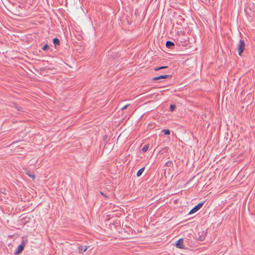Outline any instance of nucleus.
Instances as JSON below:
<instances>
[{"label":"nucleus","mask_w":255,"mask_h":255,"mask_svg":"<svg viewBox=\"0 0 255 255\" xmlns=\"http://www.w3.org/2000/svg\"><path fill=\"white\" fill-rule=\"evenodd\" d=\"M204 204V202H201L198 204L196 206H195L193 208H192L190 211L189 212V214H193L198 211L199 209H200Z\"/></svg>","instance_id":"obj_3"},{"label":"nucleus","mask_w":255,"mask_h":255,"mask_svg":"<svg viewBox=\"0 0 255 255\" xmlns=\"http://www.w3.org/2000/svg\"><path fill=\"white\" fill-rule=\"evenodd\" d=\"M176 108V106L174 104H172L170 105V110L172 112L174 110V109H175Z\"/></svg>","instance_id":"obj_15"},{"label":"nucleus","mask_w":255,"mask_h":255,"mask_svg":"<svg viewBox=\"0 0 255 255\" xmlns=\"http://www.w3.org/2000/svg\"><path fill=\"white\" fill-rule=\"evenodd\" d=\"M53 42L54 43V44L55 45V46H56V45H58L60 44V40L58 38H55L53 39Z\"/></svg>","instance_id":"obj_10"},{"label":"nucleus","mask_w":255,"mask_h":255,"mask_svg":"<svg viewBox=\"0 0 255 255\" xmlns=\"http://www.w3.org/2000/svg\"><path fill=\"white\" fill-rule=\"evenodd\" d=\"M26 241L25 240H22L21 244L19 245V246H18L16 250L15 251L14 254L18 255L20 253H21L23 251V250L26 245Z\"/></svg>","instance_id":"obj_1"},{"label":"nucleus","mask_w":255,"mask_h":255,"mask_svg":"<svg viewBox=\"0 0 255 255\" xmlns=\"http://www.w3.org/2000/svg\"><path fill=\"white\" fill-rule=\"evenodd\" d=\"M148 148H149V144H146L142 148V151L143 152H145L148 150Z\"/></svg>","instance_id":"obj_12"},{"label":"nucleus","mask_w":255,"mask_h":255,"mask_svg":"<svg viewBox=\"0 0 255 255\" xmlns=\"http://www.w3.org/2000/svg\"><path fill=\"white\" fill-rule=\"evenodd\" d=\"M49 47L48 45L46 44L44 45L43 46V47L42 48V50H44V51H46V50H47V49H49Z\"/></svg>","instance_id":"obj_16"},{"label":"nucleus","mask_w":255,"mask_h":255,"mask_svg":"<svg viewBox=\"0 0 255 255\" xmlns=\"http://www.w3.org/2000/svg\"><path fill=\"white\" fill-rule=\"evenodd\" d=\"M184 40H180V42H182V41H183Z\"/></svg>","instance_id":"obj_21"},{"label":"nucleus","mask_w":255,"mask_h":255,"mask_svg":"<svg viewBox=\"0 0 255 255\" xmlns=\"http://www.w3.org/2000/svg\"><path fill=\"white\" fill-rule=\"evenodd\" d=\"M176 247L179 249H183L185 248L184 246L183 245V239H179L175 244Z\"/></svg>","instance_id":"obj_4"},{"label":"nucleus","mask_w":255,"mask_h":255,"mask_svg":"<svg viewBox=\"0 0 255 255\" xmlns=\"http://www.w3.org/2000/svg\"><path fill=\"white\" fill-rule=\"evenodd\" d=\"M183 40L185 41V42L186 43H187V41L186 40H185V39H183Z\"/></svg>","instance_id":"obj_20"},{"label":"nucleus","mask_w":255,"mask_h":255,"mask_svg":"<svg viewBox=\"0 0 255 255\" xmlns=\"http://www.w3.org/2000/svg\"><path fill=\"white\" fill-rule=\"evenodd\" d=\"M245 43L244 40L241 39L238 45L237 49L239 55H241L243 52L245 50Z\"/></svg>","instance_id":"obj_2"},{"label":"nucleus","mask_w":255,"mask_h":255,"mask_svg":"<svg viewBox=\"0 0 255 255\" xmlns=\"http://www.w3.org/2000/svg\"><path fill=\"white\" fill-rule=\"evenodd\" d=\"M87 250V246H81L79 247V252L80 253H82L83 252H86Z\"/></svg>","instance_id":"obj_9"},{"label":"nucleus","mask_w":255,"mask_h":255,"mask_svg":"<svg viewBox=\"0 0 255 255\" xmlns=\"http://www.w3.org/2000/svg\"><path fill=\"white\" fill-rule=\"evenodd\" d=\"M10 106L12 108H15L19 111H23V109L20 107L17 104L15 103H12V105H10Z\"/></svg>","instance_id":"obj_8"},{"label":"nucleus","mask_w":255,"mask_h":255,"mask_svg":"<svg viewBox=\"0 0 255 255\" xmlns=\"http://www.w3.org/2000/svg\"><path fill=\"white\" fill-rule=\"evenodd\" d=\"M167 67H168L167 66H161L160 67H157L154 69V70L155 71H159V70L167 68Z\"/></svg>","instance_id":"obj_14"},{"label":"nucleus","mask_w":255,"mask_h":255,"mask_svg":"<svg viewBox=\"0 0 255 255\" xmlns=\"http://www.w3.org/2000/svg\"><path fill=\"white\" fill-rule=\"evenodd\" d=\"M24 170L25 173L30 177L32 178L33 180H34L35 178V175L32 172H30L28 171L26 168H23Z\"/></svg>","instance_id":"obj_5"},{"label":"nucleus","mask_w":255,"mask_h":255,"mask_svg":"<svg viewBox=\"0 0 255 255\" xmlns=\"http://www.w3.org/2000/svg\"><path fill=\"white\" fill-rule=\"evenodd\" d=\"M169 77H170V76L169 75H161V76L153 78L152 79V80L156 81V80H160L162 79H166V78H169Z\"/></svg>","instance_id":"obj_6"},{"label":"nucleus","mask_w":255,"mask_h":255,"mask_svg":"<svg viewBox=\"0 0 255 255\" xmlns=\"http://www.w3.org/2000/svg\"><path fill=\"white\" fill-rule=\"evenodd\" d=\"M184 40H180V42H182V41H183Z\"/></svg>","instance_id":"obj_22"},{"label":"nucleus","mask_w":255,"mask_h":255,"mask_svg":"<svg viewBox=\"0 0 255 255\" xmlns=\"http://www.w3.org/2000/svg\"><path fill=\"white\" fill-rule=\"evenodd\" d=\"M128 106H129V105H128V104L126 105V106H125L124 107H123L122 108V111H124V110H125L127 109Z\"/></svg>","instance_id":"obj_18"},{"label":"nucleus","mask_w":255,"mask_h":255,"mask_svg":"<svg viewBox=\"0 0 255 255\" xmlns=\"http://www.w3.org/2000/svg\"><path fill=\"white\" fill-rule=\"evenodd\" d=\"M100 193H101L102 195H103V196H105V197H107V196H106V195H105V194L103 193V192H100Z\"/></svg>","instance_id":"obj_19"},{"label":"nucleus","mask_w":255,"mask_h":255,"mask_svg":"<svg viewBox=\"0 0 255 255\" xmlns=\"http://www.w3.org/2000/svg\"><path fill=\"white\" fill-rule=\"evenodd\" d=\"M162 132L165 135H169L170 134V131L168 129H163Z\"/></svg>","instance_id":"obj_13"},{"label":"nucleus","mask_w":255,"mask_h":255,"mask_svg":"<svg viewBox=\"0 0 255 255\" xmlns=\"http://www.w3.org/2000/svg\"><path fill=\"white\" fill-rule=\"evenodd\" d=\"M165 45L167 48H172L174 46V44L172 41H167Z\"/></svg>","instance_id":"obj_7"},{"label":"nucleus","mask_w":255,"mask_h":255,"mask_svg":"<svg viewBox=\"0 0 255 255\" xmlns=\"http://www.w3.org/2000/svg\"><path fill=\"white\" fill-rule=\"evenodd\" d=\"M172 162H171V161H167V162H166L165 165H166V166H171V165L172 164Z\"/></svg>","instance_id":"obj_17"},{"label":"nucleus","mask_w":255,"mask_h":255,"mask_svg":"<svg viewBox=\"0 0 255 255\" xmlns=\"http://www.w3.org/2000/svg\"><path fill=\"white\" fill-rule=\"evenodd\" d=\"M144 170V167H142L140 168L136 173V175L138 177H139L142 173Z\"/></svg>","instance_id":"obj_11"}]
</instances>
